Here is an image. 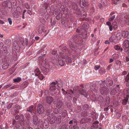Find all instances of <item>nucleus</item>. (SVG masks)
<instances>
[{
	"label": "nucleus",
	"instance_id": "59",
	"mask_svg": "<svg viewBox=\"0 0 129 129\" xmlns=\"http://www.w3.org/2000/svg\"><path fill=\"white\" fill-rule=\"evenodd\" d=\"M24 116L23 115H21L19 116V118L21 119V120L22 119V120H23Z\"/></svg>",
	"mask_w": 129,
	"mask_h": 129
},
{
	"label": "nucleus",
	"instance_id": "40",
	"mask_svg": "<svg viewBox=\"0 0 129 129\" xmlns=\"http://www.w3.org/2000/svg\"><path fill=\"white\" fill-rule=\"evenodd\" d=\"M40 22L43 24H45L46 22V21L43 18H41L40 19Z\"/></svg>",
	"mask_w": 129,
	"mask_h": 129
},
{
	"label": "nucleus",
	"instance_id": "1",
	"mask_svg": "<svg viewBox=\"0 0 129 129\" xmlns=\"http://www.w3.org/2000/svg\"><path fill=\"white\" fill-rule=\"evenodd\" d=\"M69 46L70 49L69 51H68L66 47H63L62 48V51L65 52L66 54L70 53L72 54H74L75 53L77 49V47L72 43L70 44Z\"/></svg>",
	"mask_w": 129,
	"mask_h": 129
},
{
	"label": "nucleus",
	"instance_id": "62",
	"mask_svg": "<svg viewBox=\"0 0 129 129\" xmlns=\"http://www.w3.org/2000/svg\"><path fill=\"white\" fill-rule=\"evenodd\" d=\"M83 113H84L85 114L83 115V116H86L87 115V113L86 112V111H84L83 113H82V114Z\"/></svg>",
	"mask_w": 129,
	"mask_h": 129
},
{
	"label": "nucleus",
	"instance_id": "35",
	"mask_svg": "<svg viewBox=\"0 0 129 129\" xmlns=\"http://www.w3.org/2000/svg\"><path fill=\"white\" fill-rule=\"evenodd\" d=\"M116 91L115 89H112L110 92V93L111 95H112L115 94Z\"/></svg>",
	"mask_w": 129,
	"mask_h": 129
},
{
	"label": "nucleus",
	"instance_id": "49",
	"mask_svg": "<svg viewBox=\"0 0 129 129\" xmlns=\"http://www.w3.org/2000/svg\"><path fill=\"white\" fill-rule=\"evenodd\" d=\"M113 107V106H109L108 107H107L106 108H105L104 109V111H107L109 109V108H110L111 107Z\"/></svg>",
	"mask_w": 129,
	"mask_h": 129
},
{
	"label": "nucleus",
	"instance_id": "43",
	"mask_svg": "<svg viewBox=\"0 0 129 129\" xmlns=\"http://www.w3.org/2000/svg\"><path fill=\"white\" fill-rule=\"evenodd\" d=\"M90 88L91 91H94L95 90V87H93V86H90Z\"/></svg>",
	"mask_w": 129,
	"mask_h": 129
},
{
	"label": "nucleus",
	"instance_id": "32",
	"mask_svg": "<svg viewBox=\"0 0 129 129\" xmlns=\"http://www.w3.org/2000/svg\"><path fill=\"white\" fill-rule=\"evenodd\" d=\"M119 55L118 54H114L112 56V57L114 59H116L118 58Z\"/></svg>",
	"mask_w": 129,
	"mask_h": 129
},
{
	"label": "nucleus",
	"instance_id": "26",
	"mask_svg": "<svg viewBox=\"0 0 129 129\" xmlns=\"http://www.w3.org/2000/svg\"><path fill=\"white\" fill-rule=\"evenodd\" d=\"M68 93L70 95V96H71L72 94L74 93L73 91L71 89L68 90L67 91V94Z\"/></svg>",
	"mask_w": 129,
	"mask_h": 129
},
{
	"label": "nucleus",
	"instance_id": "30",
	"mask_svg": "<svg viewBox=\"0 0 129 129\" xmlns=\"http://www.w3.org/2000/svg\"><path fill=\"white\" fill-rule=\"evenodd\" d=\"M21 80V78L18 77L17 78L14 79L13 81L14 82H18Z\"/></svg>",
	"mask_w": 129,
	"mask_h": 129
},
{
	"label": "nucleus",
	"instance_id": "60",
	"mask_svg": "<svg viewBox=\"0 0 129 129\" xmlns=\"http://www.w3.org/2000/svg\"><path fill=\"white\" fill-rule=\"evenodd\" d=\"M109 29L110 31H112L113 30V27L112 25H111L109 26Z\"/></svg>",
	"mask_w": 129,
	"mask_h": 129
},
{
	"label": "nucleus",
	"instance_id": "15",
	"mask_svg": "<svg viewBox=\"0 0 129 129\" xmlns=\"http://www.w3.org/2000/svg\"><path fill=\"white\" fill-rule=\"evenodd\" d=\"M122 37L123 38H125L128 36V31H123L121 32Z\"/></svg>",
	"mask_w": 129,
	"mask_h": 129
},
{
	"label": "nucleus",
	"instance_id": "63",
	"mask_svg": "<svg viewBox=\"0 0 129 129\" xmlns=\"http://www.w3.org/2000/svg\"><path fill=\"white\" fill-rule=\"evenodd\" d=\"M0 23L1 24H3L5 23L3 20L0 19Z\"/></svg>",
	"mask_w": 129,
	"mask_h": 129
},
{
	"label": "nucleus",
	"instance_id": "39",
	"mask_svg": "<svg viewBox=\"0 0 129 129\" xmlns=\"http://www.w3.org/2000/svg\"><path fill=\"white\" fill-rule=\"evenodd\" d=\"M92 126L94 128H96L97 127V121H95L92 124Z\"/></svg>",
	"mask_w": 129,
	"mask_h": 129
},
{
	"label": "nucleus",
	"instance_id": "36",
	"mask_svg": "<svg viewBox=\"0 0 129 129\" xmlns=\"http://www.w3.org/2000/svg\"><path fill=\"white\" fill-rule=\"evenodd\" d=\"M125 78V81L128 82V83H129V72L128 74L126 75V76Z\"/></svg>",
	"mask_w": 129,
	"mask_h": 129
},
{
	"label": "nucleus",
	"instance_id": "56",
	"mask_svg": "<svg viewBox=\"0 0 129 129\" xmlns=\"http://www.w3.org/2000/svg\"><path fill=\"white\" fill-rule=\"evenodd\" d=\"M15 118L16 120H17L19 118V116L17 114L15 116Z\"/></svg>",
	"mask_w": 129,
	"mask_h": 129
},
{
	"label": "nucleus",
	"instance_id": "29",
	"mask_svg": "<svg viewBox=\"0 0 129 129\" xmlns=\"http://www.w3.org/2000/svg\"><path fill=\"white\" fill-rule=\"evenodd\" d=\"M25 116L27 119H29L31 117L30 114L28 112H27L25 114Z\"/></svg>",
	"mask_w": 129,
	"mask_h": 129
},
{
	"label": "nucleus",
	"instance_id": "37",
	"mask_svg": "<svg viewBox=\"0 0 129 129\" xmlns=\"http://www.w3.org/2000/svg\"><path fill=\"white\" fill-rule=\"evenodd\" d=\"M56 53V51L55 50H53L50 52V53L52 55H55Z\"/></svg>",
	"mask_w": 129,
	"mask_h": 129
},
{
	"label": "nucleus",
	"instance_id": "57",
	"mask_svg": "<svg viewBox=\"0 0 129 129\" xmlns=\"http://www.w3.org/2000/svg\"><path fill=\"white\" fill-rule=\"evenodd\" d=\"M106 24L108 25L109 26L111 25V23L110 21L107 22Z\"/></svg>",
	"mask_w": 129,
	"mask_h": 129
},
{
	"label": "nucleus",
	"instance_id": "20",
	"mask_svg": "<svg viewBox=\"0 0 129 129\" xmlns=\"http://www.w3.org/2000/svg\"><path fill=\"white\" fill-rule=\"evenodd\" d=\"M62 105V102L60 100H59L56 104V107L57 108H59L61 107Z\"/></svg>",
	"mask_w": 129,
	"mask_h": 129
},
{
	"label": "nucleus",
	"instance_id": "50",
	"mask_svg": "<svg viewBox=\"0 0 129 129\" xmlns=\"http://www.w3.org/2000/svg\"><path fill=\"white\" fill-rule=\"evenodd\" d=\"M8 21L9 24L11 25L12 24V22L11 18H8Z\"/></svg>",
	"mask_w": 129,
	"mask_h": 129
},
{
	"label": "nucleus",
	"instance_id": "6",
	"mask_svg": "<svg viewBox=\"0 0 129 129\" xmlns=\"http://www.w3.org/2000/svg\"><path fill=\"white\" fill-rule=\"evenodd\" d=\"M45 101L46 103L49 105L51 104L53 102L54 104H55L56 103L54 101L53 98L50 96H48L46 97Z\"/></svg>",
	"mask_w": 129,
	"mask_h": 129
},
{
	"label": "nucleus",
	"instance_id": "25",
	"mask_svg": "<svg viewBox=\"0 0 129 129\" xmlns=\"http://www.w3.org/2000/svg\"><path fill=\"white\" fill-rule=\"evenodd\" d=\"M28 82H24L22 84L21 86L23 88H24L28 86Z\"/></svg>",
	"mask_w": 129,
	"mask_h": 129
},
{
	"label": "nucleus",
	"instance_id": "11",
	"mask_svg": "<svg viewBox=\"0 0 129 129\" xmlns=\"http://www.w3.org/2000/svg\"><path fill=\"white\" fill-rule=\"evenodd\" d=\"M33 121L34 124L35 125H37L38 122V118L37 116L35 115L33 116Z\"/></svg>",
	"mask_w": 129,
	"mask_h": 129
},
{
	"label": "nucleus",
	"instance_id": "5",
	"mask_svg": "<svg viewBox=\"0 0 129 129\" xmlns=\"http://www.w3.org/2000/svg\"><path fill=\"white\" fill-rule=\"evenodd\" d=\"M36 111L39 114H41L44 112V110L43 106L40 104L38 105L37 107Z\"/></svg>",
	"mask_w": 129,
	"mask_h": 129
},
{
	"label": "nucleus",
	"instance_id": "42",
	"mask_svg": "<svg viewBox=\"0 0 129 129\" xmlns=\"http://www.w3.org/2000/svg\"><path fill=\"white\" fill-rule=\"evenodd\" d=\"M25 6L26 9H30V7L28 4L25 3Z\"/></svg>",
	"mask_w": 129,
	"mask_h": 129
},
{
	"label": "nucleus",
	"instance_id": "18",
	"mask_svg": "<svg viewBox=\"0 0 129 129\" xmlns=\"http://www.w3.org/2000/svg\"><path fill=\"white\" fill-rule=\"evenodd\" d=\"M72 6L73 9L76 11H78L79 9L76 3L75 2L73 3L72 4Z\"/></svg>",
	"mask_w": 129,
	"mask_h": 129
},
{
	"label": "nucleus",
	"instance_id": "31",
	"mask_svg": "<svg viewBox=\"0 0 129 129\" xmlns=\"http://www.w3.org/2000/svg\"><path fill=\"white\" fill-rule=\"evenodd\" d=\"M114 48L116 50H121L122 51L123 50V49L122 48L120 49L119 46L117 45L115 46H114Z\"/></svg>",
	"mask_w": 129,
	"mask_h": 129
},
{
	"label": "nucleus",
	"instance_id": "7",
	"mask_svg": "<svg viewBox=\"0 0 129 129\" xmlns=\"http://www.w3.org/2000/svg\"><path fill=\"white\" fill-rule=\"evenodd\" d=\"M100 91L101 93L103 95H106L108 93V90L106 87H104L101 88Z\"/></svg>",
	"mask_w": 129,
	"mask_h": 129
},
{
	"label": "nucleus",
	"instance_id": "44",
	"mask_svg": "<svg viewBox=\"0 0 129 129\" xmlns=\"http://www.w3.org/2000/svg\"><path fill=\"white\" fill-rule=\"evenodd\" d=\"M1 16H2V15H5L7 14V12L5 10H2L1 11Z\"/></svg>",
	"mask_w": 129,
	"mask_h": 129
},
{
	"label": "nucleus",
	"instance_id": "22",
	"mask_svg": "<svg viewBox=\"0 0 129 129\" xmlns=\"http://www.w3.org/2000/svg\"><path fill=\"white\" fill-rule=\"evenodd\" d=\"M61 116L60 115H59L57 117H56V122L57 124H58L60 123L61 120Z\"/></svg>",
	"mask_w": 129,
	"mask_h": 129
},
{
	"label": "nucleus",
	"instance_id": "19",
	"mask_svg": "<svg viewBox=\"0 0 129 129\" xmlns=\"http://www.w3.org/2000/svg\"><path fill=\"white\" fill-rule=\"evenodd\" d=\"M34 106L33 105H31L27 109V112H30L31 113L32 111L34 110Z\"/></svg>",
	"mask_w": 129,
	"mask_h": 129
},
{
	"label": "nucleus",
	"instance_id": "10",
	"mask_svg": "<svg viewBox=\"0 0 129 129\" xmlns=\"http://www.w3.org/2000/svg\"><path fill=\"white\" fill-rule=\"evenodd\" d=\"M78 92H79L81 94L84 95L85 97L86 95V93L85 90H84L83 88L79 89L77 90Z\"/></svg>",
	"mask_w": 129,
	"mask_h": 129
},
{
	"label": "nucleus",
	"instance_id": "47",
	"mask_svg": "<svg viewBox=\"0 0 129 129\" xmlns=\"http://www.w3.org/2000/svg\"><path fill=\"white\" fill-rule=\"evenodd\" d=\"M61 90L63 91L62 93L64 95H66L67 94V92L63 88H62Z\"/></svg>",
	"mask_w": 129,
	"mask_h": 129
},
{
	"label": "nucleus",
	"instance_id": "12",
	"mask_svg": "<svg viewBox=\"0 0 129 129\" xmlns=\"http://www.w3.org/2000/svg\"><path fill=\"white\" fill-rule=\"evenodd\" d=\"M123 47L126 48H127L129 47V41L128 40H125L123 44Z\"/></svg>",
	"mask_w": 129,
	"mask_h": 129
},
{
	"label": "nucleus",
	"instance_id": "51",
	"mask_svg": "<svg viewBox=\"0 0 129 129\" xmlns=\"http://www.w3.org/2000/svg\"><path fill=\"white\" fill-rule=\"evenodd\" d=\"M12 105L13 104H9L7 106V108L8 109H10Z\"/></svg>",
	"mask_w": 129,
	"mask_h": 129
},
{
	"label": "nucleus",
	"instance_id": "28",
	"mask_svg": "<svg viewBox=\"0 0 129 129\" xmlns=\"http://www.w3.org/2000/svg\"><path fill=\"white\" fill-rule=\"evenodd\" d=\"M128 100V98H127L122 100V102L123 104L124 105H125Z\"/></svg>",
	"mask_w": 129,
	"mask_h": 129
},
{
	"label": "nucleus",
	"instance_id": "13",
	"mask_svg": "<svg viewBox=\"0 0 129 129\" xmlns=\"http://www.w3.org/2000/svg\"><path fill=\"white\" fill-rule=\"evenodd\" d=\"M122 37L121 33L118 32L116 34V38L117 40H120Z\"/></svg>",
	"mask_w": 129,
	"mask_h": 129
},
{
	"label": "nucleus",
	"instance_id": "64",
	"mask_svg": "<svg viewBox=\"0 0 129 129\" xmlns=\"http://www.w3.org/2000/svg\"><path fill=\"white\" fill-rule=\"evenodd\" d=\"M42 30H41V29L40 27V28L38 29V32L39 33V34L41 33L42 32Z\"/></svg>",
	"mask_w": 129,
	"mask_h": 129
},
{
	"label": "nucleus",
	"instance_id": "2",
	"mask_svg": "<svg viewBox=\"0 0 129 129\" xmlns=\"http://www.w3.org/2000/svg\"><path fill=\"white\" fill-rule=\"evenodd\" d=\"M74 42L77 44L81 45L82 43L83 40L82 39V37L79 35H75L72 37Z\"/></svg>",
	"mask_w": 129,
	"mask_h": 129
},
{
	"label": "nucleus",
	"instance_id": "38",
	"mask_svg": "<svg viewBox=\"0 0 129 129\" xmlns=\"http://www.w3.org/2000/svg\"><path fill=\"white\" fill-rule=\"evenodd\" d=\"M38 76L40 79L41 80H42L44 79L43 76L42 74H41V73Z\"/></svg>",
	"mask_w": 129,
	"mask_h": 129
},
{
	"label": "nucleus",
	"instance_id": "23",
	"mask_svg": "<svg viewBox=\"0 0 129 129\" xmlns=\"http://www.w3.org/2000/svg\"><path fill=\"white\" fill-rule=\"evenodd\" d=\"M56 116H53L52 117L51 119H50V122L51 124L53 123L56 121Z\"/></svg>",
	"mask_w": 129,
	"mask_h": 129
},
{
	"label": "nucleus",
	"instance_id": "4",
	"mask_svg": "<svg viewBox=\"0 0 129 129\" xmlns=\"http://www.w3.org/2000/svg\"><path fill=\"white\" fill-rule=\"evenodd\" d=\"M59 55H58V56ZM59 58H61L66 61L68 63L70 62L71 61V58L69 56H66V55L64 56L62 52H59Z\"/></svg>",
	"mask_w": 129,
	"mask_h": 129
},
{
	"label": "nucleus",
	"instance_id": "46",
	"mask_svg": "<svg viewBox=\"0 0 129 129\" xmlns=\"http://www.w3.org/2000/svg\"><path fill=\"white\" fill-rule=\"evenodd\" d=\"M118 129H122L123 128L122 125L119 124L117 126Z\"/></svg>",
	"mask_w": 129,
	"mask_h": 129
},
{
	"label": "nucleus",
	"instance_id": "9",
	"mask_svg": "<svg viewBox=\"0 0 129 129\" xmlns=\"http://www.w3.org/2000/svg\"><path fill=\"white\" fill-rule=\"evenodd\" d=\"M76 32L77 33H79L80 34L79 35H80V36L82 37V38H83V35L84 34L85 35L86 34L85 30L83 28H81L80 29H77Z\"/></svg>",
	"mask_w": 129,
	"mask_h": 129
},
{
	"label": "nucleus",
	"instance_id": "41",
	"mask_svg": "<svg viewBox=\"0 0 129 129\" xmlns=\"http://www.w3.org/2000/svg\"><path fill=\"white\" fill-rule=\"evenodd\" d=\"M19 100L18 98H15L13 100V102L14 103H16Z\"/></svg>",
	"mask_w": 129,
	"mask_h": 129
},
{
	"label": "nucleus",
	"instance_id": "61",
	"mask_svg": "<svg viewBox=\"0 0 129 129\" xmlns=\"http://www.w3.org/2000/svg\"><path fill=\"white\" fill-rule=\"evenodd\" d=\"M105 43L106 44H109L110 43L108 40H106L105 42Z\"/></svg>",
	"mask_w": 129,
	"mask_h": 129
},
{
	"label": "nucleus",
	"instance_id": "58",
	"mask_svg": "<svg viewBox=\"0 0 129 129\" xmlns=\"http://www.w3.org/2000/svg\"><path fill=\"white\" fill-rule=\"evenodd\" d=\"M15 9L14 8H11V13L12 14L13 12H14V11H15Z\"/></svg>",
	"mask_w": 129,
	"mask_h": 129
},
{
	"label": "nucleus",
	"instance_id": "24",
	"mask_svg": "<svg viewBox=\"0 0 129 129\" xmlns=\"http://www.w3.org/2000/svg\"><path fill=\"white\" fill-rule=\"evenodd\" d=\"M40 73L41 72L37 68L34 71V74L35 75L37 76H38Z\"/></svg>",
	"mask_w": 129,
	"mask_h": 129
},
{
	"label": "nucleus",
	"instance_id": "48",
	"mask_svg": "<svg viewBox=\"0 0 129 129\" xmlns=\"http://www.w3.org/2000/svg\"><path fill=\"white\" fill-rule=\"evenodd\" d=\"M46 114L47 115H48L50 114V112L49 110H47L46 111Z\"/></svg>",
	"mask_w": 129,
	"mask_h": 129
},
{
	"label": "nucleus",
	"instance_id": "8",
	"mask_svg": "<svg viewBox=\"0 0 129 129\" xmlns=\"http://www.w3.org/2000/svg\"><path fill=\"white\" fill-rule=\"evenodd\" d=\"M102 82L103 83H105L106 85L107 86H111L112 85L113 83V80L110 79H107L106 80H102Z\"/></svg>",
	"mask_w": 129,
	"mask_h": 129
},
{
	"label": "nucleus",
	"instance_id": "34",
	"mask_svg": "<svg viewBox=\"0 0 129 129\" xmlns=\"http://www.w3.org/2000/svg\"><path fill=\"white\" fill-rule=\"evenodd\" d=\"M88 105L87 104H85L84 105H83V109L84 110H86L88 108Z\"/></svg>",
	"mask_w": 129,
	"mask_h": 129
},
{
	"label": "nucleus",
	"instance_id": "16",
	"mask_svg": "<svg viewBox=\"0 0 129 129\" xmlns=\"http://www.w3.org/2000/svg\"><path fill=\"white\" fill-rule=\"evenodd\" d=\"M121 64V62L119 61H117L116 62V63L115 64V68L118 70L120 67V66Z\"/></svg>",
	"mask_w": 129,
	"mask_h": 129
},
{
	"label": "nucleus",
	"instance_id": "53",
	"mask_svg": "<svg viewBox=\"0 0 129 129\" xmlns=\"http://www.w3.org/2000/svg\"><path fill=\"white\" fill-rule=\"evenodd\" d=\"M8 66H7L4 64H3L2 66L3 68V69H7L8 68Z\"/></svg>",
	"mask_w": 129,
	"mask_h": 129
},
{
	"label": "nucleus",
	"instance_id": "54",
	"mask_svg": "<svg viewBox=\"0 0 129 129\" xmlns=\"http://www.w3.org/2000/svg\"><path fill=\"white\" fill-rule=\"evenodd\" d=\"M86 16V13L83 14L82 16L81 17L83 18H85Z\"/></svg>",
	"mask_w": 129,
	"mask_h": 129
},
{
	"label": "nucleus",
	"instance_id": "14",
	"mask_svg": "<svg viewBox=\"0 0 129 129\" xmlns=\"http://www.w3.org/2000/svg\"><path fill=\"white\" fill-rule=\"evenodd\" d=\"M115 13L114 12H112L110 13V17L109 19V21H111L115 19L116 17L115 15H113L112 17H111L112 15Z\"/></svg>",
	"mask_w": 129,
	"mask_h": 129
},
{
	"label": "nucleus",
	"instance_id": "17",
	"mask_svg": "<svg viewBox=\"0 0 129 129\" xmlns=\"http://www.w3.org/2000/svg\"><path fill=\"white\" fill-rule=\"evenodd\" d=\"M58 63L59 65L62 66L64 65L65 64V60L62 59H61L60 58L58 59Z\"/></svg>",
	"mask_w": 129,
	"mask_h": 129
},
{
	"label": "nucleus",
	"instance_id": "21",
	"mask_svg": "<svg viewBox=\"0 0 129 129\" xmlns=\"http://www.w3.org/2000/svg\"><path fill=\"white\" fill-rule=\"evenodd\" d=\"M80 4L81 7H83V6H85L86 3L85 0H80Z\"/></svg>",
	"mask_w": 129,
	"mask_h": 129
},
{
	"label": "nucleus",
	"instance_id": "55",
	"mask_svg": "<svg viewBox=\"0 0 129 129\" xmlns=\"http://www.w3.org/2000/svg\"><path fill=\"white\" fill-rule=\"evenodd\" d=\"M66 113L65 112H63L62 113V116L63 117H64L66 115Z\"/></svg>",
	"mask_w": 129,
	"mask_h": 129
},
{
	"label": "nucleus",
	"instance_id": "33",
	"mask_svg": "<svg viewBox=\"0 0 129 129\" xmlns=\"http://www.w3.org/2000/svg\"><path fill=\"white\" fill-rule=\"evenodd\" d=\"M17 13L16 11H14V12L12 13V15L14 17L17 18L18 17V15L17 14Z\"/></svg>",
	"mask_w": 129,
	"mask_h": 129
},
{
	"label": "nucleus",
	"instance_id": "45",
	"mask_svg": "<svg viewBox=\"0 0 129 129\" xmlns=\"http://www.w3.org/2000/svg\"><path fill=\"white\" fill-rule=\"evenodd\" d=\"M53 112L55 113L58 114L59 113L58 109L56 108L54 109L53 110Z\"/></svg>",
	"mask_w": 129,
	"mask_h": 129
},
{
	"label": "nucleus",
	"instance_id": "52",
	"mask_svg": "<svg viewBox=\"0 0 129 129\" xmlns=\"http://www.w3.org/2000/svg\"><path fill=\"white\" fill-rule=\"evenodd\" d=\"M86 119V118H83L80 121V122L81 123H83L84 122H86V121H85V120Z\"/></svg>",
	"mask_w": 129,
	"mask_h": 129
},
{
	"label": "nucleus",
	"instance_id": "3",
	"mask_svg": "<svg viewBox=\"0 0 129 129\" xmlns=\"http://www.w3.org/2000/svg\"><path fill=\"white\" fill-rule=\"evenodd\" d=\"M60 81V82L61 81L60 79H58L57 80H56L55 82H53L50 84L49 90L51 91H55L56 89L55 85L56 84L57 85L58 87H59V84L58 82V81Z\"/></svg>",
	"mask_w": 129,
	"mask_h": 129
},
{
	"label": "nucleus",
	"instance_id": "27",
	"mask_svg": "<svg viewBox=\"0 0 129 129\" xmlns=\"http://www.w3.org/2000/svg\"><path fill=\"white\" fill-rule=\"evenodd\" d=\"M114 36H112L109 39L110 41L112 42L113 43L115 42V39L114 38Z\"/></svg>",
	"mask_w": 129,
	"mask_h": 129
}]
</instances>
